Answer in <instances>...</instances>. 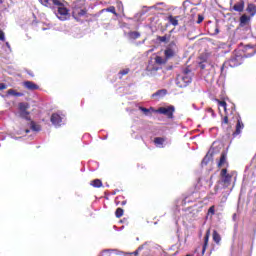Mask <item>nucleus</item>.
I'll list each match as a JSON object with an SVG mask.
<instances>
[{"mask_svg":"<svg viewBox=\"0 0 256 256\" xmlns=\"http://www.w3.org/2000/svg\"><path fill=\"white\" fill-rule=\"evenodd\" d=\"M30 107L29 103L20 102L18 104L19 117L26 121H30L32 131H41V127L37 125L35 121L31 120V112H29Z\"/></svg>","mask_w":256,"mask_h":256,"instance_id":"1","label":"nucleus"},{"mask_svg":"<svg viewBox=\"0 0 256 256\" xmlns=\"http://www.w3.org/2000/svg\"><path fill=\"white\" fill-rule=\"evenodd\" d=\"M219 107H223L225 116L222 118V125H229V115H233L235 111H237L235 104L231 103L230 105H227V102L224 100H216Z\"/></svg>","mask_w":256,"mask_h":256,"instance_id":"2","label":"nucleus"},{"mask_svg":"<svg viewBox=\"0 0 256 256\" xmlns=\"http://www.w3.org/2000/svg\"><path fill=\"white\" fill-rule=\"evenodd\" d=\"M53 7H57L58 14L57 17L60 19V21H65L67 17L69 16V9H67V6L65 5V2L62 0H51Z\"/></svg>","mask_w":256,"mask_h":256,"instance_id":"3","label":"nucleus"},{"mask_svg":"<svg viewBox=\"0 0 256 256\" xmlns=\"http://www.w3.org/2000/svg\"><path fill=\"white\" fill-rule=\"evenodd\" d=\"M155 113L160 115H165L167 119H173V113H175V106L170 105L168 107H160L157 110H154Z\"/></svg>","mask_w":256,"mask_h":256,"instance_id":"4","label":"nucleus"},{"mask_svg":"<svg viewBox=\"0 0 256 256\" xmlns=\"http://www.w3.org/2000/svg\"><path fill=\"white\" fill-rule=\"evenodd\" d=\"M193 79L191 76H185V75H178L176 78V85L180 87V89H183L187 87Z\"/></svg>","mask_w":256,"mask_h":256,"instance_id":"5","label":"nucleus"},{"mask_svg":"<svg viewBox=\"0 0 256 256\" xmlns=\"http://www.w3.org/2000/svg\"><path fill=\"white\" fill-rule=\"evenodd\" d=\"M245 9V1L239 0L234 3V0H230V11H236L237 13H243Z\"/></svg>","mask_w":256,"mask_h":256,"instance_id":"6","label":"nucleus"},{"mask_svg":"<svg viewBox=\"0 0 256 256\" xmlns=\"http://www.w3.org/2000/svg\"><path fill=\"white\" fill-rule=\"evenodd\" d=\"M220 177L222 179V183L226 187H229V185H231V179H233V175L227 173V168H224V169L221 170Z\"/></svg>","mask_w":256,"mask_h":256,"instance_id":"7","label":"nucleus"},{"mask_svg":"<svg viewBox=\"0 0 256 256\" xmlns=\"http://www.w3.org/2000/svg\"><path fill=\"white\" fill-rule=\"evenodd\" d=\"M242 63H243V55L234 54L229 59L230 67H239V65H242Z\"/></svg>","mask_w":256,"mask_h":256,"instance_id":"8","label":"nucleus"},{"mask_svg":"<svg viewBox=\"0 0 256 256\" xmlns=\"http://www.w3.org/2000/svg\"><path fill=\"white\" fill-rule=\"evenodd\" d=\"M245 128V124H243V120H241V116L238 115L236 130L233 132V137H237V135H241V130Z\"/></svg>","mask_w":256,"mask_h":256,"instance_id":"9","label":"nucleus"},{"mask_svg":"<svg viewBox=\"0 0 256 256\" xmlns=\"http://www.w3.org/2000/svg\"><path fill=\"white\" fill-rule=\"evenodd\" d=\"M209 237H211V230L208 229L204 236V244L202 246V255H205V251H207V247H209Z\"/></svg>","mask_w":256,"mask_h":256,"instance_id":"10","label":"nucleus"},{"mask_svg":"<svg viewBox=\"0 0 256 256\" xmlns=\"http://www.w3.org/2000/svg\"><path fill=\"white\" fill-rule=\"evenodd\" d=\"M51 123H53L56 127L61 126V122L63 121V118H61V115L57 113H53L50 118Z\"/></svg>","mask_w":256,"mask_h":256,"instance_id":"11","label":"nucleus"},{"mask_svg":"<svg viewBox=\"0 0 256 256\" xmlns=\"http://www.w3.org/2000/svg\"><path fill=\"white\" fill-rule=\"evenodd\" d=\"M24 87L28 89V91H37V89H39V85L35 84L33 81H25Z\"/></svg>","mask_w":256,"mask_h":256,"instance_id":"12","label":"nucleus"},{"mask_svg":"<svg viewBox=\"0 0 256 256\" xmlns=\"http://www.w3.org/2000/svg\"><path fill=\"white\" fill-rule=\"evenodd\" d=\"M143 249H147L148 251H150L151 248H149V242H145L144 244L139 246L136 251L130 253V256H139V251H143Z\"/></svg>","mask_w":256,"mask_h":256,"instance_id":"13","label":"nucleus"},{"mask_svg":"<svg viewBox=\"0 0 256 256\" xmlns=\"http://www.w3.org/2000/svg\"><path fill=\"white\" fill-rule=\"evenodd\" d=\"M175 55H176L175 50H173L171 48H166L164 51L165 59H173V57H175Z\"/></svg>","mask_w":256,"mask_h":256,"instance_id":"14","label":"nucleus"},{"mask_svg":"<svg viewBox=\"0 0 256 256\" xmlns=\"http://www.w3.org/2000/svg\"><path fill=\"white\" fill-rule=\"evenodd\" d=\"M165 95H167V89H161L158 90L156 93L152 94V99H161L163 97H165Z\"/></svg>","mask_w":256,"mask_h":256,"instance_id":"15","label":"nucleus"},{"mask_svg":"<svg viewBox=\"0 0 256 256\" xmlns=\"http://www.w3.org/2000/svg\"><path fill=\"white\" fill-rule=\"evenodd\" d=\"M223 165H228L227 163V152H222L220 156V160L218 162V167L221 168Z\"/></svg>","mask_w":256,"mask_h":256,"instance_id":"16","label":"nucleus"},{"mask_svg":"<svg viewBox=\"0 0 256 256\" xmlns=\"http://www.w3.org/2000/svg\"><path fill=\"white\" fill-rule=\"evenodd\" d=\"M247 13L251 15V17L256 15V5L255 4H248L246 8Z\"/></svg>","mask_w":256,"mask_h":256,"instance_id":"17","label":"nucleus"},{"mask_svg":"<svg viewBox=\"0 0 256 256\" xmlns=\"http://www.w3.org/2000/svg\"><path fill=\"white\" fill-rule=\"evenodd\" d=\"M171 39V34H165L164 36H157V41L160 43H169Z\"/></svg>","mask_w":256,"mask_h":256,"instance_id":"18","label":"nucleus"},{"mask_svg":"<svg viewBox=\"0 0 256 256\" xmlns=\"http://www.w3.org/2000/svg\"><path fill=\"white\" fill-rule=\"evenodd\" d=\"M211 159H213V153L211 151H208V153L202 160V165H208Z\"/></svg>","mask_w":256,"mask_h":256,"instance_id":"19","label":"nucleus"},{"mask_svg":"<svg viewBox=\"0 0 256 256\" xmlns=\"http://www.w3.org/2000/svg\"><path fill=\"white\" fill-rule=\"evenodd\" d=\"M179 16L173 17V15L168 16V21L171 25H173L174 27H177V25H179Z\"/></svg>","mask_w":256,"mask_h":256,"instance_id":"20","label":"nucleus"},{"mask_svg":"<svg viewBox=\"0 0 256 256\" xmlns=\"http://www.w3.org/2000/svg\"><path fill=\"white\" fill-rule=\"evenodd\" d=\"M249 21H251V17H249V16H247L245 14L240 17V25L242 27L247 25V23H249Z\"/></svg>","mask_w":256,"mask_h":256,"instance_id":"21","label":"nucleus"},{"mask_svg":"<svg viewBox=\"0 0 256 256\" xmlns=\"http://www.w3.org/2000/svg\"><path fill=\"white\" fill-rule=\"evenodd\" d=\"M90 185H92V187L99 189L103 187V182L101 181V179H94L91 181Z\"/></svg>","mask_w":256,"mask_h":256,"instance_id":"22","label":"nucleus"},{"mask_svg":"<svg viewBox=\"0 0 256 256\" xmlns=\"http://www.w3.org/2000/svg\"><path fill=\"white\" fill-rule=\"evenodd\" d=\"M212 238H213V241H215V243L217 245H219V243H221V235L219 234V232H217V230L213 231Z\"/></svg>","mask_w":256,"mask_h":256,"instance_id":"23","label":"nucleus"},{"mask_svg":"<svg viewBox=\"0 0 256 256\" xmlns=\"http://www.w3.org/2000/svg\"><path fill=\"white\" fill-rule=\"evenodd\" d=\"M128 37L129 39H132V40L139 39V37H141V33L137 31H130L128 32Z\"/></svg>","mask_w":256,"mask_h":256,"instance_id":"24","label":"nucleus"},{"mask_svg":"<svg viewBox=\"0 0 256 256\" xmlns=\"http://www.w3.org/2000/svg\"><path fill=\"white\" fill-rule=\"evenodd\" d=\"M38 1L44 7H47L48 9H53V3H51V0H38Z\"/></svg>","mask_w":256,"mask_h":256,"instance_id":"25","label":"nucleus"},{"mask_svg":"<svg viewBox=\"0 0 256 256\" xmlns=\"http://www.w3.org/2000/svg\"><path fill=\"white\" fill-rule=\"evenodd\" d=\"M7 95H12L13 97H23V93L17 92L15 89H9Z\"/></svg>","mask_w":256,"mask_h":256,"instance_id":"26","label":"nucleus"},{"mask_svg":"<svg viewBox=\"0 0 256 256\" xmlns=\"http://www.w3.org/2000/svg\"><path fill=\"white\" fill-rule=\"evenodd\" d=\"M155 145H163L165 143V138L156 137L154 138Z\"/></svg>","mask_w":256,"mask_h":256,"instance_id":"27","label":"nucleus"},{"mask_svg":"<svg viewBox=\"0 0 256 256\" xmlns=\"http://www.w3.org/2000/svg\"><path fill=\"white\" fill-rule=\"evenodd\" d=\"M166 48L173 49L175 51V49H177V41H171Z\"/></svg>","mask_w":256,"mask_h":256,"instance_id":"28","label":"nucleus"},{"mask_svg":"<svg viewBox=\"0 0 256 256\" xmlns=\"http://www.w3.org/2000/svg\"><path fill=\"white\" fill-rule=\"evenodd\" d=\"M123 213H124L123 208H117L115 211V215H116L117 219H121V216L123 215Z\"/></svg>","mask_w":256,"mask_h":256,"instance_id":"29","label":"nucleus"},{"mask_svg":"<svg viewBox=\"0 0 256 256\" xmlns=\"http://www.w3.org/2000/svg\"><path fill=\"white\" fill-rule=\"evenodd\" d=\"M129 71H131L129 68H125L119 72V75L123 77V75H129Z\"/></svg>","mask_w":256,"mask_h":256,"instance_id":"30","label":"nucleus"},{"mask_svg":"<svg viewBox=\"0 0 256 256\" xmlns=\"http://www.w3.org/2000/svg\"><path fill=\"white\" fill-rule=\"evenodd\" d=\"M87 15V10L86 9H81L79 12H78V17H83Z\"/></svg>","mask_w":256,"mask_h":256,"instance_id":"31","label":"nucleus"},{"mask_svg":"<svg viewBox=\"0 0 256 256\" xmlns=\"http://www.w3.org/2000/svg\"><path fill=\"white\" fill-rule=\"evenodd\" d=\"M182 75H184V76H191V69L185 68L183 70V74Z\"/></svg>","mask_w":256,"mask_h":256,"instance_id":"32","label":"nucleus"},{"mask_svg":"<svg viewBox=\"0 0 256 256\" xmlns=\"http://www.w3.org/2000/svg\"><path fill=\"white\" fill-rule=\"evenodd\" d=\"M208 215H215V206H211L208 209Z\"/></svg>","mask_w":256,"mask_h":256,"instance_id":"33","label":"nucleus"},{"mask_svg":"<svg viewBox=\"0 0 256 256\" xmlns=\"http://www.w3.org/2000/svg\"><path fill=\"white\" fill-rule=\"evenodd\" d=\"M107 11H109V13H113L114 15H117V12L115 10V6H111L107 9Z\"/></svg>","mask_w":256,"mask_h":256,"instance_id":"34","label":"nucleus"},{"mask_svg":"<svg viewBox=\"0 0 256 256\" xmlns=\"http://www.w3.org/2000/svg\"><path fill=\"white\" fill-rule=\"evenodd\" d=\"M205 19V17H203V15L199 14L198 15V20H197V23L200 24V23H203V20Z\"/></svg>","mask_w":256,"mask_h":256,"instance_id":"35","label":"nucleus"},{"mask_svg":"<svg viewBox=\"0 0 256 256\" xmlns=\"http://www.w3.org/2000/svg\"><path fill=\"white\" fill-rule=\"evenodd\" d=\"M0 41H5V32L0 29Z\"/></svg>","mask_w":256,"mask_h":256,"instance_id":"36","label":"nucleus"},{"mask_svg":"<svg viewBox=\"0 0 256 256\" xmlns=\"http://www.w3.org/2000/svg\"><path fill=\"white\" fill-rule=\"evenodd\" d=\"M139 109H140V111H142V113H145V115H148L149 109H147L145 107H140Z\"/></svg>","mask_w":256,"mask_h":256,"instance_id":"37","label":"nucleus"},{"mask_svg":"<svg viewBox=\"0 0 256 256\" xmlns=\"http://www.w3.org/2000/svg\"><path fill=\"white\" fill-rule=\"evenodd\" d=\"M4 89H7V84L0 83V91H4Z\"/></svg>","mask_w":256,"mask_h":256,"instance_id":"38","label":"nucleus"},{"mask_svg":"<svg viewBox=\"0 0 256 256\" xmlns=\"http://www.w3.org/2000/svg\"><path fill=\"white\" fill-rule=\"evenodd\" d=\"M213 35H219V26L218 25L215 26V30L213 32Z\"/></svg>","mask_w":256,"mask_h":256,"instance_id":"39","label":"nucleus"},{"mask_svg":"<svg viewBox=\"0 0 256 256\" xmlns=\"http://www.w3.org/2000/svg\"><path fill=\"white\" fill-rule=\"evenodd\" d=\"M156 63H163V58H161V56H157Z\"/></svg>","mask_w":256,"mask_h":256,"instance_id":"40","label":"nucleus"},{"mask_svg":"<svg viewBox=\"0 0 256 256\" xmlns=\"http://www.w3.org/2000/svg\"><path fill=\"white\" fill-rule=\"evenodd\" d=\"M120 205H127V200H123L122 202H120Z\"/></svg>","mask_w":256,"mask_h":256,"instance_id":"41","label":"nucleus"},{"mask_svg":"<svg viewBox=\"0 0 256 256\" xmlns=\"http://www.w3.org/2000/svg\"><path fill=\"white\" fill-rule=\"evenodd\" d=\"M0 9H3V0H0Z\"/></svg>","mask_w":256,"mask_h":256,"instance_id":"42","label":"nucleus"},{"mask_svg":"<svg viewBox=\"0 0 256 256\" xmlns=\"http://www.w3.org/2000/svg\"><path fill=\"white\" fill-rule=\"evenodd\" d=\"M6 47H8V49L11 48V45L9 44V42H6Z\"/></svg>","mask_w":256,"mask_h":256,"instance_id":"43","label":"nucleus"},{"mask_svg":"<svg viewBox=\"0 0 256 256\" xmlns=\"http://www.w3.org/2000/svg\"><path fill=\"white\" fill-rule=\"evenodd\" d=\"M224 69H225V64H223V65L221 66V71L223 72Z\"/></svg>","mask_w":256,"mask_h":256,"instance_id":"44","label":"nucleus"},{"mask_svg":"<svg viewBox=\"0 0 256 256\" xmlns=\"http://www.w3.org/2000/svg\"><path fill=\"white\" fill-rule=\"evenodd\" d=\"M25 133H30V130H29V129H26V130H25Z\"/></svg>","mask_w":256,"mask_h":256,"instance_id":"45","label":"nucleus"},{"mask_svg":"<svg viewBox=\"0 0 256 256\" xmlns=\"http://www.w3.org/2000/svg\"><path fill=\"white\" fill-rule=\"evenodd\" d=\"M201 69H205V66H204V65H201Z\"/></svg>","mask_w":256,"mask_h":256,"instance_id":"46","label":"nucleus"},{"mask_svg":"<svg viewBox=\"0 0 256 256\" xmlns=\"http://www.w3.org/2000/svg\"><path fill=\"white\" fill-rule=\"evenodd\" d=\"M116 205H119V202H116Z\"/></svg>","mask_w":256,"mask_h":256,"instance_id":"47","label":"nucleus"}]
</instances>
